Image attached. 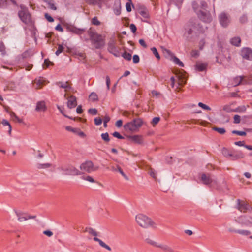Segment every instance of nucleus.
<instances>
[{
    "instance_id": "f257e3e1",
    "label": "nucleus",
    "mask_w": 252,
    "mask_h": 252,
    "mask_svg": "<svg viewBox=\"0 0 252 252\" xmlns=\"http://www.w3.org/2000/svg\"><path fill=\"white\" fill-rule=\"evenodd\" d=\"M137 223L142 227L148 228L150 226L156 228V224L151 219L145 215L140 214L135 217Z\"/></svg>"
},
{
    "instance_id": "f03ea898",
    "label": "nucleus",
    "mask_w": 252,
    "mask_h": 252,
    "mask_svg": "<svg viewBox=\"0 0 252 252\" xmlns=\"http://www.w3.org/2000/svg\"><path fill=\"white\" fill-rule=\"evenodd\" d=\"M21 10L18 12V16L21 21L25 24L32 25V21L31 15L29 13L28 9L23 6H20Z\"/></svg>"
},
{
    "instance_id": "7ed1b4c3",
    "label": "nucleus",
    "mask_w": 252,
    "mask_h": 252,
    "mask_svg": "<svg viewBox=\"0 0 252 252\" xmlns=\"http://www.w3.org/2000/svg\"><path fill=\"white\" fill-rule=\"evenodd\" d=\"M91 40L95 48L99 49L102 48L104 44V40L103 37L96 33L90 32L89 33Z\"/></svg>"
},
{
    "instance_id": "20e7f679",
    "label": "nucleus",
    "mask_w": 252,
    "mask_h": 252,
    "mask_svg": "<svg viewBox=\"0 0 252 252\" xmlns=\"http://www.w3.org/2000/svg\"><path fill=\"white\" fill-rule=\"evenodd\" d=\"M185 33L189 35L195 32L196 31L201 32V27L199 24L193 21L189 22L185 26Z\"/></svg>"
},
{
    "instance_id": "39448f33",
    "label": "nucleus",
    "mask_w": 252,
    "mask_h": 252,
    "mask_svg": "<svg viewBox=\"0 0 252 252\" xmlns=\"http://www.w3.org/2000/svg\"><path fill=\"white\" fill-rule=\"evenodd\" d=\"M61 170L63 172V174L65 175H79L81 174V172L76 168L72 165H68L66 167H62Z\"/></svg>"
},
{
    "instance_id": "423d86ee",
    "label": "nucleus",
    "mask_w": 252,
    "mask_h": 252,
    "mask_svg": "<svg viewBox=\"0 0 252 252\" xmlns=\"http://www.w3.org/2000/svg\"><path fill=\"white\" fill-rule=\"evenodd\" d=\"M236 208L241 212H246L250 211L251 207L249 204L244 200H241L239 199L236 200Z\"/></svg>"
},
{
    "instance_id": "0eeeda50",
    "label": "nucleus",
    "mask_w": 252,
    "mask_h": 252,
    "mask_svg": "<svg viewBox=\"0 0 252 252\" xmlns=\"http://www.w3.org/2000/svg\"><path fill=\"white\" fill-rule=\"evenodd\" d=\"M80 168L81 170L88 173H91L92 171L96 170V169L94 167L93 162L90 160H87L82 163L80 166Z\"/></svg>"
},
{
    "instance_id": "6e6552de",
    "label": "nucleus",
    "mask_w": 252,
    "mask_h": 252,
    "mask_svg": "<svg viewBox=\"0 0 252 252\" xmlns=\"http://www.w3.org/2000/svg\"><path fill=\"white\" fill-rule=\"evenodd\" d=\"M238 221L239 223L247 226H252V218L249 216H241L238 219Z\"/></svg>"
},
{
    "instance_id": "1a4fd4ad",
    "label": "nucleus",
    "mask_w": 252,
    "mask_h": 252,
    "mask_svg": "<svg viewBox=\"0 0 252 252\" xmlns=\"http://www.w3.org/2000/svg\"><path fill=\"white\" fill-rule=\"evenodd\" d=\"M241 56L243 59L252 60V50L248 47L243 48L241 50Z\"/></svg>"
},
{
    "instance_id": "9d476101",
    "label": "nucleus",
    "mask_w": 252,
    "mask_h": 252,
    "mask_svg": "<svg viewBox=\"0 0 252 252\" xmlns=\"http://www.w3.org/2000/svg\"><path fill=\"white\" fill-rule=\"evenodd\" d=\"M126 137L134 143L141 145L143 144V137L140 135H126Z\"/></svg>"
},
{
    "instance_id": "9b49d317",
    "label": "nucleus",
    "mask_w": 252,
    "mask_h": 252,
    "mask_svg": "<svg viewBox=\"0 0 252 252\" xmlns=\"http://www.w3.org/2000/svg\"><path fill=\"white\" fill-rule=\"evenodd\" d=\"M198 17L202 20L205 22H210L211 21V17L209 12H204L203 11H199L197 13Z\"/></svg>"
},
{
    "instance_id": "f8f14e48",
    "label": "nucleus",
    "mask_w": 252,
    "mask_h": 252,
    "mask_svg": "<svg viewBox=\"0 0 252 252\" xmlns=\"http://www.w3.org/2000/svg\"><path fill=\"white\" fill-rule=\"evenodd\" d=\"M67 29L69 32L77 34H81L85 32V29L83 28H78L73 25H68Z\"/></svg>"
},
{
    "instance_id": "ddd939ff",
    "label": "nucleus",
    "mask_w": 252,
    "mask_h": 252,
    "mask_svg": "<svg viewBox=\"0 0 252 252\" xmlns=\"http://www.w3.org/2000/svg\"><path fill=\"white\" fill-rule=\"evenodd\" d=\"M161 48L162 51L164 53H166L169 55L171 61L174 62L175 63H182V62H181L180 61V60L177 57L175 56L174 55V54L173 53H172L170 50H169L167 49H165L163 47H161Z\"/></svg>"
},
{
    "instance_id": "4468645a",
    "label": "nucleus",
    "mask_w": 252,
    "mask_h": 252,
    "mask_svg": "<svg viewBox=\"0 0 252 252\" xmlns=\"http://www.w3.org/2000/svg\"><path fill=\"white\" fill-rule=\"evenodd\" d=\"M108 50L110 52L116 55L118 53V48L116 46V41L111 40L108 43Z\"/></svg>"
},
{
    "instance_id": "2eb2a0df",
    "label": "nucleus",
    "mask_w": 252,
    "mask_h": 252,
    "mask_svg": "<svg viewBox=\"0 0 252 252\" xmlns=\"http://www.w3.org/2000/svg\"><path fill=\"white\" fill-rule=\"evenodd\" d=\"M77 105V98L74 95H71L67 102V106L69 109L75 108Z\"/></svg>"
},
{
    "instance_id": "dca6fc26",
    "label": "nucleus",
    "mask_w": 252,
    "mask_h": 252,
    "mask_svg": "<svg viewBox=\"0 0 252 252\" xmlns=\"http://www.w3.org/2000/svg\"><path fill=\"white\" fill-rule=\"evenodd\" d=\"M219 19L220 24L223 27H226L229 23L228 16L225 13H221L219 16Z\"/></svg>"
},
{
    "instance_id": "f3484780",
    "label": "nucleus",
    "mask_w": 252,
    "mask_h": 252,
    "mask_svg": "<svg viewBox=\"0 0 252 252\" xmlns=\"http://www.w3.org/2000/svg\"><path fill=\"white\" fill-rule=\"evenodd\" d=\"M231 159L233 160H236L239 159L243 158L245 157V154L241 151H237L232 153V156H230Z\"/></svg>"
},
{
    "instance_id": "a211bd4d",
    "label": "nucleus",
    "mask_w": 252,
    "mask_h": 252,
    "mask_svg": "<svg viewBox=\"0 0 252 252\" xmlns=\"http://www.w3.org/2000/svg\"><path fill=\"white\" fill-rule=\"evenodd\" d=\"M131 122L135 130H138L143 124V121L140 118L134 119Z\"/></svg>"
},
{
    "instance_id": "6ab92c4d",
    "label": "nucleus",
    "mask_w": 252,
    "mask_h": 252,
    "mask_svg": "<svg viewBox=\"0 0 252 252\" xmlns=\"http://www.w3.org/2000/svg\"><path fill=\"white\" fill-rule=\"evenodd\" d=\"M47 110L45 103L43 101H38L36 103L35 111L37 112L43 111L45 112Z\"/></svg>"
},
{
    "instance_id": "aec40b11",
    "label": "nucleus",
    "mask_w": 252,
    "mask_h": 252,
    "mask_svg": "<svg viewBox=\"0 0 252 252\" xmlns=\"http://www.w3.org/2000/svg\"><path fill=\"white\" fill-rule=\"evenodd\" d=\"M201 180L202 183L206 185H209L212 182V179L209 176H207L205 173H202L201 175Z\"/></svg>"
},
{
    "instance_id": "412c9836",
    "label": "nucleus",
    "mask_w": 252,
    "mask_h": 252,
    "mask_svg": "<svg viewBox=\"0 0 252 252\" xmlns=\"http://www.w3.org/2000/svg\"><path fill=\"white\" fill-rule=\"evenodd\" d=\"M93 239L94 241L98 242L100 246H101L102 247L105 248L108 251H111V248H110V247L106 245L103 241H102L100 239L98 238L97 237H94Z\"/></svg>"
},
{
    "instance_id": "4be33fe9",
    "label": "nucleus",
    "mask_w": 252,
    "mask_h": 252,
    "mask_svg": "<svg viewBox=\"0 0 252 252\" xmlns=\"http://www.w3.org/2000/svg\"><path fill=\"white\" fill-rule=\"evenodd\" d=\"M93 239L94 241L98 242L100 246H101L102 247L105 248L108 251H111V248H110V247L106 245L103 241H102L100 239L98 238L97 237H94Z\"/></svg>"
},
{
    "instance_id": "5701e85b",
    "label": "nucleus",
    "mask_w": 252,
    "mask_h": 252,
    "mask_svg": "<svg viewBox=\"0 0 252 252\" xmlns=\"http://www.w3.org/2000/svg\"><path fill=\"white\" fill-rule=\"evenodd\" d=\"M124 128L126 131H136L134 127H133V125L131 121L125 124L124 126Z\"/></svg>"
},
{
    "instance_id": "b1692460",
    "label": "nucleus",
    "mask_w": 252,
    "mask_h": 252,
    "mask_svg": "<svg viewBox=\"0 0 252 252\" xmlns=\"http://www.w3.org/2000/svg\"><path fill=\"white\" fill-rule=\"evenodd\" d=\"M244 77V76H238L235 77L233 79L234 86H237L241 84Z\"/></svg>"
},
{
    "instance_id": "393cba45",
    "label": "nucleus",
    "mask_w": 252,
    "mask_h": 252,
    "mask_svg": "<svg viewBox=\"0 0 252 252\" xmlns=\"http://www.w3.org/2000/svg\"><path fill=\"white\" fill-rule=\"evenodd\" d=\"M241 40L239 37H235L230 40V43L234 46L239 47L240 45Z\"/></svg>"
},
{
    "instance_id": "a878e982",
    "label": "nucleus",
    "mask_w": 252,
    "mask_h": 252,
    "mask_svg": "<svg viewBox=\"0 0 252 252\" xmlns=\"http://www.w3.org/2000/svg\"><path fill=\"white\" fill-rule=\"evenodd\" d=\"M34 81H35V83L36 84L37 86L39 87H42L46 83V81L43 77H39L38 78H36L35 79Z\"/></svg>"
},
{
    "instance_id": "bb28decb",
    "label": "nucleus",
    "mask_w": 252,
    "mask_h": 252,
    "mask_svg": "<svg viewBox=\"0 0 252 252\" xmlns=\"http://www.w3.org/2000/svg\"><path fill=\"white\" fill-rule=\"evenodd\" d=\"M208 64H195V69L198 71H203L206 69Z\"/></svg>"
},
{
    "instance_id": "cd10ccee",
    "label": "nucleus",
    "mask_w": 252,
    "mask_h": 252,
    "mask_svg": "<svg viewBox=\"0 0 252 252\" xmlns=\"http://www.w3.org/2000/svg\"><path fill=\"white\" fill-rule=\"evenodd\" d=\"M157 247L160 248L166 252H175L174 251L168 246L166 245H156Z\"/></svg>"
},
{
    "instance_id": "c85d7f7f",
    "label": "nucleus",
    "mask_w": 252,
    "mask_h": 252,
    "mask_svg": "<svg viewBox=\"0 0 252 252\" xmlns=\"http://www.w3.org/2000/svg\"><path fill=\"white\" fill-rule=\"evenodd\" d=\"M57 107L58 108V109L59 110V111L61 112V113H62V114L66 118H67L69 119H71V120H75V118H73L71 116H68L67 115H66L64 112V107L63 106H59V105H57Z\"/></svg>"
},
{
    "instance_id": "c756f323",
    "label": "nucleus",
    "mask_w": 252,
    "mask_h": 252,
    "mask_svg": "<svg viewBox=\"0 0 252 252\" xmlns=\"http://www.w3.org/2000/svg\"><path fill=\"white\" fill-rule=\"evenodd\" d=\"M221 152L222 155L225 157L228 158L232 156V152L226 148L223 147L221 150Z\"/></svg>"
},
{
    "instance_id": "7c9ffc66",
    "label": "nucleus",
    "mask_w": 252,
    "mask_h": 252,
    "mask_svg": "<svg viewBox=\"0 0 252 252\" xmlns=\"http://www.w3.org/2000/svg\"><path fill=\"white\" fill-rule=\"evenodd\" d=\"M85 231L88 232L90 234L94 236V237H96L98 235L97 232L91 227H86Z\"/></svg>"
},
{
    "instance_id": "2f4dec72",
    "label": "nucleus",
    "mask_w": 252,
    "mask_h": 252,
    "mask_svg": "<svg viewBox=\"0 0 252 252\" xmlns=\"http://www.w3.org/2000/svg\"><path fill=\"white\" fill-rule=\"evenodd\" d=\"M1 124L4 126H8V133L9 134H11L12 126L10 124V123L6 119H3L1 121Z\"/></svg>"
},
{
    "instance_id": "473e14b6",
    "label": "nucleus",
    "mask_w": 252,
    "mask_h": 252,
    "mask_svg": "<svg viewBox=\"0 0 252 252\" xmlns=\"http://www.w3.org/2000/svg\"><path fill=\"white\" fill-rule=\"evenodd\" d=\"M89 98L92 102H95L98 100V95L95 92H92L89 95Z\"/></svg>"
},
{
    "instance_id": "72a5a7b5",
    "label": "nucleus",
    "mask_w": 252,
    "mask_h": 252,
    "mask_svg": "<svg viewBox=\"0 0 252 252\" xmlns=\"http://www.w3.org/2000/svg\"><path fill=\"white\" fill-rule=\"evenodd\" d=\"M57 85L60 86V88L67 89H70L71 87L67 85V82H65V83H62L61 82H58L56 83Z\"/></svg>"
},
{
    "instance_id": "f704fd0d",
    "label": "nucleus",
    "mask_w": 252,
    "mask_h": 252,
    "mask_svg": "<svg viewBox=\"0 0 252 252\" xmlns=\"http://www.w3.org/2000/svg\"><path fill=\"white\" fill-rule=\"evenodd\" d=\"M237 233L243 236H249L251 234V232L249 230L238 229Z\"/></svg>"
},
{
    "instance_id": "c9c22d12",
    "label": "nucleus",
    "mask_w": 252,
    "mask_h": 252,
    "mask_svg": "<svg viewBox=\"0 0 252 252\" xmlns=\"http://www.w3.org/2000/svg\"><path fill=\"white\" fill-rule=\"evenodd\" d=\"M102 139L105 142H108L110 141V138L108 133H103L101 134Z\"/></svg>"
},
{
    "instance_id": "e433bc0d",
    "label": "nucleus",
    "mask_w": 252,
    "mask_h": 252,
    "mask_svg": "<svg viewBox=\"0 0 252 252\" xmlns=\"http://www.w3.org/2000/svg\"><path fill=\"white\" fill-rule=\"evenodd\" d=\"M212 129L215 131L218 132L220 134H224L226 132L225 129L224 128L214 127Z\"/></svg>"
},
{
    "instance_id": "4c0bfd02",
    "label": "nucleus",
    "mask_w": 252,
    "mask_h": 252,
    "mask_svg": "<svg viewBox=\"0 0 252 252\" xmlns=\"http://www.w3.org/2000/svg\"><path fill=\"white\" fill-rule=\"evenodd\" d=\"M246 111V108L244 105L239 106L234 109V112L243 113Z\"/></svg>"
},
{
    "instance_id": "58836bf2",
    "label": "nucleus",
    "mask_w": 252,
    "mask_h": 252,
    "mask_svg": "<svg viewBox=\"0 0 252 252\" xmlns=\"http://www.w3.org/2000/svg\"><path fill=\"white\" fill-rule=\"evenodd\" d=\"M51 164L50 163H38L37 164V168L38 169L48 168L51 167Z\"/></svg>"
},
{
    "instance_id": "ea45409f",
    "label": "nucleus",
    "mask_w": 252,
    "mask_h": 252,
    "mask_svg": "<svg viewBox=\"0 0 252 252\" xmlns=\"http://www.w3.org/2000/svg\"><path fill=\"white\" fill-rule=\"evenodd\" d=\"M198 105L199 107H200L203 110H207V111H210L211 110V108L209 106H208V105H207L202 102H199L198 104Z\"/></svg>"
},
{
    "instance_id": "a19ab883",
    "label": "nucleus",
    "mask_w": 252,
    "mask_h": 252,
    "mask_svg": "<svg viewBox=\"0 0 252 252\" xmlns=\"http://www.w3.org/2000/svg\"><path fill=\"white\" fill-rule=\"evenodd\" d=\"M232 133L234 134H236L239 136H244L247 135L246 131H238L236 130H233Z\"/></svg>"
},
{
    "instance_id": "79ce46f5",
    "label": "nucleus",
    "mask_w": 252,
    "mask_h": 252,
    "mask_svg": "<svg viewBox=\"0 0 252 252\" xmlns=\"http://www.w3.org/2000/svg\"><path fill=\"white\" fill-rule=\"evenodd\" d=\"M252 118L251 115H244L242 116L241 120L243 124L247 123L249 120Z\"/></svg>"
},
{
    "instance_id": "37998d69",
    "label": "nucleus",
    "mask_w": 252,
    "mask_h": 252,
    "mask_svg": "<svg viewBox=\"0 0 252 252\" xmlns=\"http://www.w3.org/2000/svg\"><path fill=\"white\" fill-rule=\"evenodd\" d=\"M139 13L144 18L148 17V13L147 10L144 8L141 9L139 11Z\"/></svg>"
},
{
    "instance_id": "c03bdc74",
    "label": "nucleus",
    "mask_w": 252,
    "mask_h": 252,
    "mask_svg": "<svg viewBox=\"0 0 252 252\" xmlns=\"http://www.w3.org/2000/svg\"><path fill=\"white\" fill-rule=\"evenodd\" d=\"M81 178L83 180L88 181L91 183H94L95 182V180L90 176H82L81 177Z\"/></svg>"
},
{
    "instance_id": "a18cd8bd",
    "label": "nucleus",
    "mask_w": 252,
    "mask_h": 252,
    "mask_svg": "<svg viewBox=\"0 0 252 252\" xmlns=\"http://www.w3.org/2000/svg\"><path fill=\"white\" fill-rule=\"evenodd\" d=\"M117 170L118 171V172L124 177V178L125 179H126V180H128V176L123 172L122 168L119 166H117Z\"/></svg>"
},
{
    "instance_id": "49530a36",
    "label": "nucleus",
    "mask_w": 252,
    "mask_h": 252,
    "mask_svg": "<svg viewBox=\"0 0 252 252\" xmlns=\"http://www.w3.org/2000/svg\"><path fill=\"white\" fill-rule=\"evenodd\" d=\"M160 120V118L159 117H155L152 119V121L151 122V124L153 125V126H155L157 124H158L159 121Z\"/></svg>"
},
{
    "instance_id": "de8ad7c7",
    "label": "nucleus",
    "mask_w": 252,
    "mask_h": 252,
    "mask_svg": "<svg viewBox=\"0 0 252 252\" xmlns=\"http://www.w3.org/2000/svg\"><path fill=\"white\" fill-rule=\"evenodd\" d=\"M234 121L233 123L234 124H239L241 122V116L239 115H235L233 117Z\"/></svg>"
},
{
    "instance_id": "09e8293b",
    "label": "nucleus",
    "mask_w": 252,
    "mask_h": 252,
    "mask_svg": "<svg viewBox=\"0 0 252 252\" xmlns=\"http://www.w3.org/2000/svg\"><path fill=\"white\" fill-rule=\"evenodd\" d=\"M85 0L87 3L94 5H96V4H97L98 2L101 1L102 0Z\"/></svg>"
},
{
    "instance_id": "8fccbe9b",
    "label": "nucleus",
    "mask_w": 252,
    "mask_h": 252,
    "mask_svg": "<svg viewBox=\"0 0 252 252\" xmlns=\"http://www.w3.org/2000/svg\"><path fill=\"white\" fill-rule=\"evenodd\" d=\"M94 123L96 126H99L102 123V119L100 117H96L94 119Z\"/></svg>"
},
{
    "instance_id": "3c124183",
    "label": "nucleus",
    "mask_w": 252,
    "mask_h": 252,
    "mask_svg": "<svg viewBox=\"0 0 252 252\" xmlns=\"http://www.w3.org/2000/svg\"><path fill=\"white\" fill-rule=\"evenodd\" d=\"M112 135L119 139H124V137L120 134V133L117 131H115L112 134Z\"/></svg>"
},
{
    "instance_id": "603ef678",
    "label": "nucleus",
    "mask_w": 252,
    "mask_h": 252,
    "mask_svg": "<svg viewBox=\"0 0 252 252\" xmlns=\"http://www.w3.org/2000/svg\"><path fill=\"white\" fill-rule=\"evenodd\" d=\"M223 110L227 113H231L234 112V109H231L230 106L228 105L224 106Z\"/></svg>"
},
{
    "instance_id": "864d4df0",
    "label": "nucleus",
    "mask_w": 252,
    "mask_h": 252,
    "mask_svg": "<svg viewBox=\"0 0 252 252\" xmlns=\"http://www.w3.org/2000/svg\"><path fill=\"white\" fill-rule=\"evenodd\" d=\"M123 57L124 59L127 61H130L131 59L132 56L130 53H128L127 52H125L123 54Z\"/></svg>"
},
{
    "instance_id": "5fc2aeb1",
    "label": "nucleus",
    "mask_w": 252,
    "mask_h": 252,
    "mask_svg": "<svg viewBox=\"0 0 252 252\" xmlns=\"http://www.w3.org/2000/svg\"><path fill=\"white\" fill-rule=\"evenodd\" d=\"M92 23L94 25L98 26L100 24V21L96 17H94L92 19Z\"/></svg>"
},
{
    "instance_id": "6e6d98bb",
    "label": "nucleus",
    "mask_w": 252,
    "mask_h": 252,
    "mask_svg": "<svg viewBox=\"0 0 252 252\" xmlns=\"http://www.w3.org/2000/svg\"><path fill=\"white\" fill-rule=\"evenodd\" d=\"M151 50L153 52V53L154 54V55L156 56V57L158 59H160V56L157 50V49L155 48V47H153L152 49H151Z\"/></svg>"
},
{
    "instance_id": "4d7b16f0",
    "label": "nucleus",
    "mask_w": 252,
    "mask_h": 252,
    "mask_svg": "<svg viewBox=\"0 0 252 252\" xmlns=\"http://www.w3.org/2000/svg\"><path fill=\"white\" fill-rule=\"evenodd\" d=\"M191 56L193 58H197L199 55V52L197 50H193L190 53Z\"/></svg>"
},
{
    "instance_id": "13d9d810",
    "label": "nucleus",
    "mask_w": 252,
    "mask_h": 252,
    "mask_svg": "<svg viewBox=\"0 0 252 252\" xmlns=\"http://www.w3.org/2000/svg\"><path fill=\"white\" fill-rule=\"evenodd\" d=\"M88 113L93 115H95L97 114V110L95 108H90L88 111Z\"/></svg>"
},
{
    "instance_id": "bf43d9fd",
    "label": "nucleus",
    "mask_w": 252,
    "mask_h": 252,
    "mask_svg": "<svg viewBox=\"0 0 252 252\" xmlns=\"http://www.w3.org/2000/svg\"><path fill=\"white\" fill-rule=\"evenodd\" d=\"M15 212L18 218L23 217V216H24L25 215H26V213L21 211H18L17 210H15Z\"/></svg>"
},
{
    "instance_id": "052dcab7",
    "label": "nucleus",
    "mask_w": 252,
    "mask_h": 252,
    "mask_svg": "<svg viewBox=\"0 0 252 252\" xmlns=\"http://www.w3.org/2000/svg\"><path fill=\"white\" fill-rule=\"evenodd\" d=\"M0 52H1L2 54L5 53V47L2 42L0 43Z\"/></svg>"
},
{
    "instance_id": "680f3d73",
    "label": "nucleus",
    "mask_w": 252,
    "mask_h": 252,
    "mask_svg": "<svg viewBox=\"0 0 252 252\" xmlns=\"http://www.w3.org/2000/svg\"><path fill=\"white\" fill-rule=\"evenodd\" d=\"M65 129L68 131H71L73 133H76L77 130L76 128H73L70 126H66L65 127Z\"/></svg>"
},
{
    "instance_id": "e2e57ef3",
    "label": "nucleus",
    "mask_w": 252,
    "mask_h": 252,
    "mask_svg": "<svg viewBox=\"0 0 252 252\" xmlns=\"http://www.w3.org/2000/svg\"><path fill=\"white\" fill-rule=\"evenodd\" d=\"M63 49H64V48L62 45H59L58 46V49L56 52V54L57 55H59V54H60L61 52H63Z\"/></svg>"
},
{
    "instance_id": "0e129e2a",
    "label": "nucleus",
    "mask_w": 252,
    "mask_h": 252,
    "mask_svg": "<svg viewBox=\"0 0 252 252\" xmlns=\"http://www.w3.org/2000/svg\"><path fill=\"white\" fill-rule=\"evenodd\" d=\"M43 234L48 237H51L53 235V232L50 230H46L44 231Z\"/></svg>"
},
{
    "instance_id": "69168bd1",
    "label": "nucleus",
    "mask_w": 252,
    "mask_h": 252,
    "mask_svg": "<svg viewBox=\"0 0 252 252\" xmlns=\"http://www.w3.org/2000/svg\"><path fill=\"white\" fill-rule=\"evenodd\" d=\"M106 84L107 90H109L110 89V79L108 76H106Z\"/></svg>"
},
{
    "instance_id": "338daca9",
    "label": "nucleus",
    "mask_w": 252,
    "mask_h": 252,
    "mask_svg": "<svg viewBox=\"0 0 252 252\" xmlns=\"http://www.w3.org/2000/svg\"><path fill=\"white\" fill-rule=\"evenodd\" d=\"M45 17L50 22H52L54 21V19L48 13L45 14Z\"/></svg>"
},
{
    "instance_id": "774afa93",
    "label": "nucleus",
    "mask_w": 252,
    "mask_h": 252,
    "mask_svg": "<svg viewBox=\"0 0 252 252\" xmlns=\"http://www.w3.org/2000/svg\"><path fill=\"white\" fill-rule=\"evenodd\" d=\"M48 7L53 10H56L57 9L56 6L55 5V4L52 2H49L48 3Z\"/></svg>"
}]
</instances>
